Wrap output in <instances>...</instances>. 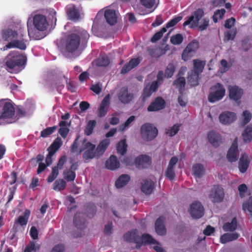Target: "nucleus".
I'll return each mask as SVG.
<instances>
[{"label": "nucleus", "mask_w": 252, "mask_h": 252, "mask_svg": "<svg viewBox=\"0 0 252 252\" xmlns=\"http://www.w3.org/2000/svg\"><path fill=\"white\" fill-rule=\"evenodd\" d=\"M89 37V33L84 30L69 34L65 42V52L69 54L74 53L78 50L80 43L82 45L87 43Z\"/></svg>", "instance_id": "1"}, {"label": "nucleus", "mask_w": 252, "mask_h": 252, "mask_svg": "<svg viewBox=\"0 0 252 252\" xmlns=\"http://www.w3.org/2000/svg\"><path fill=\"white\" fill-rule=\"evenodd\" d=\"M1 34L2 39L8 42L3 47V51L12 48H16L22 50H25L26 49L27 46L23 38V34L21 35L22 37L18 39V34L17 32L9 28L2 30Z\"/></svg>", "instance_id": "2"}, {"label": "nucleus", "mask_w": 252, "mask_h": 252, "mask_svg": "<svg viewBox=\"0 0 252 252\" xmlns=\"http://www.w3.org/2000/svg\"><path fill=\"white\" fill-rule=\"evenodd\" d=\"M15 107L11 100H0V126L15 122Z\"/></svg>", "instance_id": "3"}, {"label": "nucleus", "mask_w": 252, "mask_h": 252, "mask_svg": "<svg viewBox=\"0 0 252 252\" xmlns=\"http://www.w3.org/2000/svg\"><path fill=\"white\" fill-rule=\"evenodd\" d=\"M204 12L202 9L198 8L194 11L189 17L188 19L183 23V26L189 25L190 28L198 27L199 30L202 31L205 30L209 26V20L208 18H204L199 25V21L204 16Z\"/></svg>", "instance_id": "4"}, {"label": "nucleus", "mask_w": 252, "mask_h": 252, "mask_svg": "<svg viewBox=\"0 0 252 252\" xmlns=\"http://www.w3.org/2000/svg\"><path fill=\"white\" fill-rule=\"evenodd\" d=\"M26 62V57L17 51L11 52L7 56L5 63L6 69L13 73L19 67L24 65Z\"/></svg>", "instance_id": "5"}, {"label": "nucleus", "mask_w": 252, "mask_h": 252, "mask_svg": "<svg viewBox=\"0 0 252 252\" xmlns=\"http://www.w3.org/2000/svg\"><path fill=\"white\" fill-rule=\"evenodd\" d=\"M158 133V129L151 124L145 123L141 126V136L145 141H152L157 137Z\"/></svg>", "instance_id": "6"}, {"label": "nucleus", "mask_w": 252, "mask_h": 252, "mask_svg": "<svg viewBox=\"0 0 252 252\" xmlns=\"http://www.w3.org/2000/svg\"><path fill=\"white\" fill-rule=\"evenodd\" d=\"M83 148L80 149L79 153H81L85 150L82 155V158L85 162L89 161L94 158H96L95 152V145L91 142H87V139L85 138L83 140Z\"/></svg>", "instance_id": "7"}, {"label": "nucleus", "mask_w": 252, "mask_h": 252, "mask_svg": "<svg viewBox=\"0 0 252 252\" xmlns=\"http://www.w3.org/2000/svg\"><path fill=\"white\" fill-rule=\"evenodd\" d=\"M123 238L124 240L127 243L136 244L135 248L136 249H140L143 245L140 233L137 229H133L128 231L124 235Z\"/></svg>", "instance_id": "8"}, {"label": "nucleus", "mask_w": 252, "mask_h": 252, "mask_svg": "<svg viewBox=\"0 0 252 252\" xmlns=\"http://www.w3.org/2000/svg\"><path fill=\"white\" fill-rule=\"evenodd\" d=\"M211 89L212 92L208 95V100L210 102H215L220 100L225 94V89L220 83H217L212 87Z\"/></svg>", "instance_id": "9"}, {"label": "nucleus", "mask_w": 252, "mask_h": 252, "mask_svg": "<svg viewBox=\"0 0 252 252\" xmlns=\"http://www.w3.org/2000/svg\"><path fill=\"white\" fill-rule=\"evenodd\" d=\"M199 48V43L196 40H193L190 42L184 50L182 58L185 61L190 59L194 55L196 50Z\"/></svg>", "instance_id": "10"}, {"label": "nucleus", "mask_w": 252, "mask_h": 252, "mask_svg": "<svg viewBox=\"0 0 252 252\" xmlns=\"http://www.w3.org/2000/svg\"><path fill=\"white\" fill-rule=\"evenodd\" d=\"M189 212L193 218L199 219L204 215V209L200 202L195 201L190 205Z\"/></svg>", "instance_id": "11"}, {"label": "nucleus", "mask_w": 252, "mask_h": 252, "mask_svg": "<svg viewBox=\"0 0 252 252\" xmlns=\"http://www.w3.org/2000/svg\"><path fill=\"white\" fill-rule=\"evenodd\" d=\"M34 27L38 31L43 32L48 26V22L46 17L42 14H36L33 18Z\"/></svg>", "instance_id": "12"}, {"label": "nucleus", "mask_w": 252, "mask_h": 252, "mask_svg": "<svg viewBox=\"0 0 252 252\" xmlns=\"http://www.w3.org/2000/svg\"><path fill=\"white\" fill-rule=\"evenodd\" d=\"M209 195L213 202H221L224 198V190L220 186L215 185L212 189Z\"/></svg>", "instance_id": "13"}, {"label": "nucleus", "mask_w": 252, "mask_h": 252, "mask_svg": "<svg viewBox=\"0 0 252 252\" xmlns=\"http://www.w3.org/2000/svg\"><path fill=\"white\" fill-rule=\"evenodd\" d=\"M134 163L137 168L145 169L150 166L152 159L149 156L141 155L135 159Z\"/></svg>", "instance_id": "14"}, {"label": "nucleus", "mask_w": 252, "mask_h": 252, "mask_svg": "<svg viewBox=\"0 0 252 252\" xmlns=\"http://www.w3.org/2000/svg\"><path fill=\"white\" fill-rule=\"evenodd\" d=\"M165 101L161 96H158L147 107L149 112H155L161 110L165 107Z\"/></svg>", "instance_id": "15"}, {"label": "nucleus", "mask_w": 252, "mask_h": 252, "mask_svg": "<svg viewBox=\"0 0 252 252\" xmlns=\"http://www.w3.org/2000/svg\"><path fill=\"white\" fill-rule=\"evenodd\" d=\"M118 98L121 103L128 104L134 98V94L129 92L126 87H123L118 94Z\"/></svg>", "instance_id": "16"}, {"label": "nucleus", "mask_w": 252, "mask_h": 252, "mask_svg": "<svg viewBox=\"0 0 252 252\" xmlns=\"http://www.w3.org/2000/svg\"><path fill=\"white\" fill-rule=\"evenodd\" d=\"M158 81H153L150 85L146 86L143 89L141 95L142 101L145 102L153 93L158 90Z\"/></svg>", "instance_id": "17"}, {"label": "nucleus", "mask_w": 252, "mask_h": 252, "mask_svg": "<svg viewBox=\"0 0 252 252\" xmlns=\"http://www.w3.org/2000/svg\"><path fill=\"white\" fill-rule=\"evenodd\" d=\"M238 138L236 137L228 151L226 157L228 160L230 162H235L238 159Z\"/></svg>", "instance_id": "18"}, {"label": "nucleus", "mask_w": 252, "mask_h": 252, "mask_svg": "<svg viewBox=\"0 0 252 252\" xmlns=\"http://www.w3.org/2000/svg\"><path fill=\"white\" fill-rule=\"evenodd\" d=\"M219 118L221 124L226 125L231 124L236 119V115L234 112L226 111L221 113Z\"/></svg>", "instance_id": "19"}, {"label": "nucleus", "mask_w": 252, "mask_h": 252, "mask_svg": "<svg viewBox=\"0 0 252 252\" xmlns=\"http://www.w3.org/2000/svg\"><path fill=\"white\" fill-rule=\"evenodd\" d=\"M208 138L210 143L215 147H219L222 142V138L218 132L214 130L208 132Z\"/></svg>", "instance_id": "20"}, {"label": "nucleus", "mask_w": 252, "mask_h": 252, "mask_svg": "<svg viewBox=\"0 0 252 252\" xmlns=\"http://www.w3.org/2000/svg\"><path fill=\"white\" fill-rule=\"evenodd\" d=\"M165 218L163 216L159 217L155 222V230L157 233L161 236L165 235L166 228L164 225Z\"/></svg>", "instance_id": "21"}, {"label": "nucleus", "mask_w": 252, "mask_h": 252, "mask_svg": "<svg viewBox=\"0 0 252 252\" xmlns=\"http://www.w3.org/2000/svg\"><path fill=\"white\" fill-rule=\"evenodd\" d=\"M110 103V95H106L102 100L99 108L98 110V116L104 117L108 112V106Z\"/></svg>", "instance_id": "22"}, {"label": "nucleus", "mask_w": 252, "mask_h": 252, "mask_svg": "<svg viewBox=\"0 0 252 252\" xmlns=\"http://www.w3.org/2000/svg\"><path fill=\"white\" fill-rule=\"evenodd\" d=\"M110 141L109 139H105L99 143L96 148L95 147L94 151L97 158L100 157L103 155L110 144Z\"/></svg>", "instance_id": "23"}, {"label": "nucleus", "mask_w": 252, "mask_h": 252, "mask_svg": "<svg viewBox=\"0 0 252 252\" xmlns=\"http://www.w3.org/2000/svg\"><path fill=\"white\" fill-rule=\"evenodd\" d=\"M229 97L236 101L240 99L243 94V90L236 86H229Z\"/></svg>", "instance_id": "24"}, {"label": "nucleus", "mask_w": 252, "mask_h": 252, "mask_svg": "<svg viewBox=\"0 0 252 252\" xmlns=\"http://www.w3.org/2000/svg\"><path fill=\"white\" fill-rule=\"evenodd\" d=\"M73 223L75 226L80 229H83L86 227V220L83 217L81 213H76L73 218Z\"/></svg>", "instance_id": "25"}, {"label": "nucleus", "mask_w": 252, "mask_h": 252, "mask_svg": "<svg viewBox=\"0 0 252 252\" xmlns=\"http://www.w3.org/2000/svg\"><path fill=\"white\" fill-rule=\"evenodd\" d=\"M120 165L117 158L114 155H111L105 163L106 168L111 170H116L120 167Z\"/></svg>", "instance_id": "26"}, {"label": "nucleus", "mask_w": 252, "mask_h": 252, "mask_svg": "<svg viewBox=\"0 0 252 252\" xmlns=\"http://www.w3.org/2000/svg\"><path fill=\"white\" fill-rule=\"evenodd\" d=\"M104 17L110 25H114L117 22L116 12L114 10L107 9L105 11Z\"/></svg>", "instance_id": "27"}, {"label": "nucleus", "mask_w": 252, "mask_h": 252, "mask_svg": "<svg viewBox=\"0 0 252 252\" xmlns=\"http://www.w3.org/2000/svg\"><path fill=\"white\" fill-rule=\"evenodd\" d=\"M250 161L247 155L245 154H243L239 160L238 167L240 172L245 173L249 166Z\"/></svg>", "instance_id": "28"}, {"label": "nucleus", "mask_w": 252, "mask_h": 252, "mask_svg": "<svg viewBox=\"0 0 252 252\" xmlns=\"http://www.w3.org/2000/svg\"><path fill=\"white\" fill-rule=\"evenodd\" d=\"M30 214L31 211L28 209L26 210L23 215L20 216L15 220V223L19 224L22 226H26L28 223Z\"/></svg>", "instance_id": "29"}, {"label": "nucleus", "mask_w": 252, "mask_h": 252, "mask_svg": "<svg viewBox=\"0 0 252 252\" xmlns=\"http://www.w3.org/2000/svg\"><path fill=\"white\" fill-rule=\"evenodd\" d=\"M193 70L191 71H194L197 74L202 73L203 71L204 66L206 64V62L204 61H201L198 59H195L193 60Z\"/></svg>", "instance_id": "30"}, {"label": "nucleus", "mask_w": 252, "mask_h": 252, "mask_svg": "<svg viewBox=\"0 0 252 252\" xmlns=\"http://www.w3.org/2000/svg\"><path fill=\"white\" fill-rule=\"evenodd\" d=\"M130 176L127 174H122L117 179L115 182V186L118 189H120L126 185L130 180Z\"/></svg>", "instance_id": "31"}, {"label": "nucleus", "mask_w": 252, "mask_h": 252, "mask_svg": "<svg viewBox=\"0 0 252 252\" xmlns=\"http://www.w3.org/2000/svg\"><path fill=\"white\" fill-rule=\"evenodd\" d=\"M155 187L154 183L151 180H145L144 183L141 187V191L146 194H150L152 193Z\"/></svg>", "instance_id": "32"}, {"label": "nucleus", "mask_w": 252, "mask_h": 252, "mask_svg": "<svg viewBox=\"0 0 252 252\" xmlns=\"http://www.w3.org/2000/svg\"><path fill=\"white\" fill-rule=\"evenodd\" d=\"M193 175L196 178H201L204 174L205 168L201 163H196L192 166Z\"/></svg>", "instance_id": "33"}, {"label": "nucleus", "mask_w": 252, "mask_h": 252, "mask_svg": "<svg viewBox=\"0 0 252 252\" xmlns=\"http://www.w3.org/2000/svg\"><path fill=\"white\" fill-rule=\"evenodd\" d=\"M239 236V234L237 232L224 233L220 237V241L222 244H225L227 242L236 240Z\"/></svg>", "instance_id": "34"}, {"label": "nucleus", "mask_w": 252, "mask_h": 252, "mask_svg": "<svg viewBox=\"0 0 252 252\" xmlns=\"http://www.w3.org/2000/svg\"><path fill=\"white\" fill-rule=\"evenodd\" d=\"M63 144L61 138H57L51 145L47 149L48 152L55 154V153L60 148Z\"/></svg>", "instance_id": "35"}, {"label": "nucleus", "mask_w": 252, "mask_h": 252, "mask_svg": "<svg viewBox=\"0 0 252 252\" xmlns=\"http://www.w3.org/2000/svg\"><path fill=\"white\" fill-rule=\"evenodd\" d=\"M95 63L98 66L106 67L110 64V60L106 55H100L96 60Z\"/></svg>", "instance_id": "36"}, {"label": "nucleus", "mask_w": 252, "mask_h": 252, "mask_svg": "<svg viewBox=\"0 0 252 252\" xmlns=\"http://www.w3.org/2000/svg\"><path fill=\"white\" fill-rule=\"evenodd\" d=\"M199 74L194 71H189L187 77L188 82L191 86H196L198 84Z\"/></svg>", "instance_id": "37"}, {"label": "nucleus", "mask_w": 252, "mask_h": 252, "mask_svg": "<svg viewBox=\"0 0 252 252\" xmlns=\"http://www.w3.org/2000/svg\"><path fill=\"white\" fill-rule=\"evenodd\" d=\"M237 219L234 218L230 222L225 223L222 228L224 231H233L236 230L237 228Z\"/></svg>", "instance_id": "38"}, {"label": "nucleus", "mask_w": 252, "mask_h": 252, "mask_svg": "<svg viewBox=\"0 0 252 252\" xmlns=\"http://www.w3.org/2000/svg\"><path fill=\"white\" fill-rule=\"evenodd\" d=\"M242 136L244 141L246 143L252 140V126L249 125L245 128Z\"/></svg>", "instance_id": "39"}, {"label": "nucleus", "mask_w": 252, "mask_h": 252, "mask_svg": "<svg viewBox=\"0 0 252 252\" xmlns=\"http://www.w3.org/2000/svg\"><path fill=\"white\" fill-rule=\"evenodd\" d=\"M67 15L71 20H78L80 17L78 10L74 5L70 7L67 10Z\"/></svg>", "instance_id": "40"}, {"label": "nucleus", "mask_w": 252, "mask_h": 252, "mask_svg": "<svg viewBox=\"0 0 252 252\" xmlns=\"http://www.w3.org/2000/svg\"><path fill=\"white\" fill-rule=\"evenodd\" d=\"M127 145L126 139L121 140L117 145V151L118 153L121 155H124L127 151Z\"/></svg>", "instance_id": "41"}, {"label": "nucleus", "mask_w": 252, "mask_h": 252, "mask_svg": "<svg viewBox=\"0 0 252 252\" xmlns=\"http://www.w3.org/2000/svg\"><path fill=\"white\" fill-rule=\"evenodd\" d=\"M141 241H143V245L147 244H157L158 243L150 234L144 233L141 236Z\"/></svg>", "instance_id": "42"}, {"label": "nucleus", "mask_w": 252, "mask_h": 252, "mask_svg": "<svg viewBox=\"0 0 252 252\" xmlns=\"http://www.w3.org/2000/svg\"><path fill=\"white\" fill-rule=\"evenodd\" d=\"M96 122L95 120H90L85 127V129L84 130V133L85 134L89 136L93 132L95 126Z\"/></svg>", "instance_id": "43"}, {"label": "nucleus", "mask_w": 252, "mask_h": 252, "mask_svg": "<svg viewBox=\"0 0 252 252\" xmlns=\"http://www.w3.org/2000/svg\"><path fill=\"white\" fill-rule=\"evenodd\" d=\"M66 186V182L63 179H58L53 184V189L56 191H61L63 190Z\"/></svg>", "instance_id": "44"}, {"label": "nucleus", "mask_w": 252, "mask_h": 252, "mask_svg": "<svg viewBox=\"0 0 252 252\" xmlns=\"http://www.w3.org/2000/svg\"><path fill=\"white\" fill-rule=\"evenodd\" d=\"M237 30L236 28L232 29L228 31H227L224 33V41L227 42L231 40H233L237 34Z\"/></svg>", "instance_id": "45"}, {"label": "nucleus", "mask_w": 252, "mask_h": 252, "mask_svg": "<svg viewBox=\"0 0 252 252\" xmlns=\"http://www.w3.org/2000/svg\"><path fill=\"white\" fill-rule=\"evenodd\" d=\"M186 84V80L184 77H178L173 82V85L176 86L180 92L184 89Z\"/></svg>", "instance_id": "46"}, {"label": "nucleus", "mask_w": 252, "mask_h": 252, "mask_svg": "<svg viewBox=\"0 0 252 252\" xmlns=\"http://www.w3.org/2000/svg\"><path fill=\"white\" fill-rule=\"evenodd\" d=\"M57 126L48 127L41 131L40 136L43 138L47 137L51 135L57 129Z\"/></svg>", "instance_id": "47"}, {"label": "nucleus", "mask_w": 252, "mask_h": 252, "mask_svg": "<svg viewBox=\"0 0 252 252\" xmlns=\"http://www.w3.org/2000/svg\"><path fill=\"white\" fill-rule=\"evenodd\" d=\"M167 31L166 28L163 27L160 31L156 32L151 39V41L155 43L159 40L163 36L164 33Z\"/></svg>", "instance_id": "48"}, {"label": "nucleus", "mask_w": 252, "mask_h": 252, "mask_svg": "<svg viewBox=\"0 0 252 252\" xmlns=\"http://www.w3.org/2000/svg\"><path fill=\"white\" fill-rule=\"evenodd\" d=\"M242 120L241 122V125L244 126L247 124L252 119V114L248 110H245L243 112L242 116Z\"/></svg>", "instance_id": "49"}, {"label": "nucleus", "mask_w": 252, "mask_h": 252, "mask_svg": "<svg viewBox=\"0 0 252 252\" xmlns=\"http://www.w3.org/2000/svg\"><path fill=\"white\" fill-rule=\"evenodd\" d=\"M40 245H36L33 241H30L24 250V252H32V251L36 252L39 250Z\"/></svg>", "instance_id": "50"}, {"label": "nucleus", "mask_w": 252, "mask_h": 252, "mask_svg": "<svg viewBox=\"0 0 252 252\" xmlns=\"http://www.w3.org/2000/svg\"><path fill=\"white\" fill-rule=\"evenodd\" d=\"M183 37L180 33L172 35L170 38V42L173 45H179L183 42Z\"/></svg>", "instance_id": "51"}, {"label": "nucleus", "mask_w": 252, "mask_h": 252, "mask_svg": "<svg viewBox=\"0 0 252 252\" xmlns=\"http://www.w3.org/2000/svg\"><path fill=\"white\" fill-rule=\"evenodd\" d=\"M175 71V66L173 63H170L167 66L165 70V76L167 78H171Z\"/></svg>", "instance_id": "52"}, {"label": "nucleus", "mask_w": 252, "mask_h": 252, "mask_svg": "<svg viewBox=\"0 0 252 252\" xmlns=\"http://www.w3.org/2000/svg\"><path fill=\"white\" fill-rule=\"evenodd\" d=\"M64 178L68 182L74 181L76 178V173L74 171L67 170L63 173Z\"/></svg>", "instance_id": "53"}, {"label": "nucleus", "mask_w": 252, "mask_h": 252, "mask_svg": "<svg viewBox=\"0 0 252 252\" xmlns=\"http://www.w3.org/2000/svg\"><path fill=\"white\" fill-rule=\"evenodd\" d=\"M182 16H176L166 24V29L176 26L182 19Z\"/></svg>", "instance_id": "54"}, {"label": "nucleus", "mask_w": 252, "mask_h": 252, "mask_svg": "<svg viewBox=\"0 0 252 252\" xmlns=\"http://www.w3.org/2000/svg\"><path fill=\"white\" fill-rule=\"evenodd\" d=\"M58 175L59 170H58V167H53L52 172L47 178V182L48 183L52 182L55 180V179L57 177Z\"/></svg>", "instance_id": "55"}, {"label": "nucleus", "mask_w": 252, "mask_h": 252, "mask_svg": "<svg viewBox=\"0 0 252 252\" xmlns=\"http://www.w3.org/2000/svg\"><path fill=\"white\" fill-rule=\"evenodd\" d=\"M180 125L178 124H175L171 128L168 130L166 133L168 134L169 136L172 137L176 135L180 129Z\"/></svg>", "instance_id": "56"}, {"label": "nucleus", "mask_w": 252, "mask_h": 252, "mask_svg": "<svg viewBox=\"0 0 252 252\" xmlns=\"http://www.w3.org/2000/svg\"><path fill=\"white\" fill-rule=\"evenodd\" d=\"M140 2L146 8H151L154 5L155 0H140Z\"/></svg>", "instance_id": "57"}, {"label": "nucleus", "mask_w": 252, "mask_h": 252, "mask_svg": "<svg viewBox=\"0 0 252 252\" xmlns=\"http://www.w3.org/2000/svg\"><path fill=\"white\" fill-rule=\"evenodd\" d=\"M165 176L170 180H173L175 177L174 168L168 167L165 172Z\"/></svg>", "instance_id": "58"}, {"label": "nucleus", "mask_w": 252, "mask_h": 252, "mask_svg": "<svg viewBox=\"0 0 252 252\" xmlns=\"http://www.w3.org/2000/svg\"><path fill=\"white\" fill-rule=\"evenodd\" d=\"M113 224L112 222H109L104 226L103 232L105 235H110L112 233Z\"/></svg>", "instance_id": "59"}, {"label": "nucleus", "mask_w": 252, "mask_h": 252, "mask_svg": "<svg viewBox=\"0 0 252 252\" xmlns=\"http://www.w3.org/2000/svg\"><path fill=\"white\" fill-rule=\"evenodd\" d=\"M235 22V19L234 18L231 17L225 21L224 27L226 29H230L234 25Z\"/></svg>", "instance_id": "60"}, {"label": "nucleus", "mask_w": 252, "mask_h": 252, "mask_svg": "<svg viewBox=\"0 0 252 252\" xmlns=\"http://www.w3.org/2000/svg\"><path fill=\"white\" fill-rule=\"evenodd\" d=\"M248 188L245 184H242L239 186L238 190L239 191V195L241 198L244 197V193L247 191Z\"/></svg>", "instance_id": "61"}, {"label": "nucleus", "mask_w": 252, "mask_h": 252, "mask_svg": "<svg viewBox=\"0 0 252 252\" xmlns=\"http://www.w3.org/2000/svg\"><path fill=\"white\" fill-rule=\"evenodd\" d=\"M65 247L63 244H57L55 245L51 250V252H64Z\"/></svg>", "instance_id": "62"}, {"label": "nucleus", "mask_w": 252, "mask_h": 252, "mask_svg": "<svg viewBox=\"0 0 252 252\" xmlns=\"http://www.w3.org/2000/svg\"><path fill=\"white\" fill-rule=\"evenodd\" d=\"M243 208L244 209L247 208L249 212L252 213V196L250 197L247 202L243 203Z\"/></svg>", "instance_id": "63"}, {"label": "nucleus", "mask_w": 252, "mask_h": 252, "mask_svg": "<svg viewBox=\"0 0 252 252\" xmlns=\"http://www.w3.org/2000/svg\"><path fill=\"white\" fill-rule=\"evenodd\" d=\"M31 237L33 239L36 240L38 239V232L35 226H32L30 231Z\"/></svg>", "instance_id": "64"}]
</instances>
